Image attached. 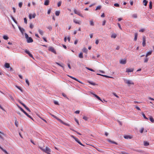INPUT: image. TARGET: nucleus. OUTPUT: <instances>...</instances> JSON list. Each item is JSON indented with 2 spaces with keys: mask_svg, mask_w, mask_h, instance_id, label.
<instances>
[{
  "mask_svg": "<svg viewBox=\"0 0 154 154\" xmlns=\"http://www.w3.org/2000/svg\"><path fill=\"white\" fill-rule=\"evenodd\" d=\"M22 4H23V3L22 2H20L19 3V6L20 7V8H21L22 6Z\"/></svg>",
  "mask_w": 154,
  "mask_h": 154,
  "instance_id": "nucleus-54",
  "label": "nucleus"
},
{
  "mask_svg": "<svg viewBox=\"0 0 154 154\" xmlns=\"http://www.w3.org/2000/svg\"><path fill=\"white\" fill-rule=\"evenodd\" d=\"M67 76L69 77H70V78H72V79L79 82V83H80L81 84H82L83 83L81 82L80 81H79L78 79H76V78H75V77H74L72 76H70V75H67Z\"/></svg>",
  "mask_w": 154,
  "mask_h": 154,
  "instance_id": "nucleus-7",
  "label": "nucleus"
},
{
  "mask_svg": "<svg viewBox=\"0 0 154 154\" xmlns=\"http://www.w3.org/2000/svg\"><path fill=\"white\" fill-rule=\"evenodd\" d=\"M25 81H26V83L28 85V86H29V81L28 80V79H25Z\"/></svg>",
  "mask_w": 154,
  "mask_h": 154,
  "instance_id": "nucleus-44",
  "label": "nucleus"
},
{
  "mask_svg": "<svg viewBox=\"0 0 154 154\" xmlns=\"http://www.w3.org/2000/svg\"><path fill=\"white\" fill-rule=\"evenodd\" d=\"M142 39L143 40L142 45L143 47H145L146 46V37L145 36H143Z\"/></svg>",
  "mask_w": 154,
  "mask_h": 154,
  "instance_id": "nucleus-6",
  "label": "nucleus"
},
{
  "mask_svg": "<svg viewBox=\"0 0 154 154\" xmlns=\"http://www.w3.org/2000/svg\"><path fill=\"white\" fill-rule=\"evenodd\" d=\"M137 33H135V37L134 38V40L136 41L137 40Z\"/></svg>",
  "mask_w": 154,
  "mask_h": 154,
  "instance_id": "nucleus-40",
  "label": "nucleus"
},
{
  "mask_svg": "<svg viewBox=\"0 0 154 154\" xmlns=\"http://www.w3.org/2000/svg\"><path fill=\"white\" fill-rule=\"evenodd\" d=\"M29 27L30 28L32 29L33 27V25L32 23H31L29 26Z\"/></svg>",
  "mask_w": 154,
  "mask_h": 154,
  "instance_id": "nucleus-58",
  "label": "nucleus"
},
{
  "mask_svg": "<svg viewBox=\"0 0 154 154\" xmlns=\"http://www.w3.org/2000/svg\"><path fill=\"white\" fill-rule=\"evenodd\" d=\"M107 140L109 142L111 143H112L115 144H117V143L115 142L112 141L110 139H108Z\"/></svg>",
  "mask_w": 154,
  "mask_h": 154,
  "instance_id": "nucleus-21",
  "label": "nucleus"
},
{
  "mask_svg": "<svg viewBox=\"0 0 154 154\" xmlns=\"http://www.w3.org/2000/svg\"><path fill=\"white\" fill-rule=\"evenodd\" d=\"M97 75H101V76H103L107 78H113V77H112L109 76H107V75H101V74H100L97 73Z\"/></svg>",
  "mask_w": 154,
  "mask_h": 154,
  "instance_id": "nucleus-15",
  "label": "nucleus"
},
{
  "mask_svg": "<svg viewBox=\"0 0 154 154\" xmlns=\"http://www.w3.org/2000/svg\"><path fill=\"white\" fill-rule=\"evenodd\" d=\"M5 135V134L0 131V138L3 140H4V138L2 135Z\"/></svg>",
  "mask_w": 154,
  "mask_h": 154,
  "instance_id": "nucleus-16",
  "label": "nucleus"
},
{
  "mask_svg": "<svg viewBox=\"0 0 154 154\" xmlns=\"http://www.w3.org/2000/svg\"><path fill=\"white\" fill-rule=\"evenodd\" d=\"M152 50L148 52L146 55V57H148V56L152 54Z\"/></svg>",
  "mask_w": 154,
  "mask_h": 154,
  "instance_id": "nucleus-19",
  "label": "nucleus"
},
{
  "mask_svg": "<svg viewBox=\"0 0 154 154\" xmlns=\"http://www.w3.org/2000/svg\"><path fill=\"white\" fill-rule=\"evenodd\" d=\"M21 111L23 112L25 114L27 113L22 108H21Z\"/></svg>",
  "mask_w": 154,
  "mask_h": 154,
  "instance_id": "nucleus-59",
  "label": "nucleus"
},
{
  "mask_svg": "<svg viewBox=\"0 0 154 154\" xmlns=\"http://www.w3.org/2000/svg\"><path fill=\"white\" fill-rule=\"evenodd\" d=\"M56 63L58 65L60 66H61L62 67H63V65H62L61 64H60L58 63H57V62H56Z\"/></svg>",
  "mask_w": 154,
  "mask_h": 154,
  "instance_id": "nucleus-61",
  "label": "nucleus"
},
{
  "mask_svg": "<svg viewBox=\"0 0 154 154\" xmlns=\"http://www.w3.org/2000/svg\"><path fill=\"white\" fill-rule=\"evenodd\" d=\"M18 102L19 103H20L25 108L27 109L28 111L30 112L31 111L27 107L25 104H24L20 100H18Z\"/></svg>",
  "mask_w": 154,
  "mask_h": 154,
  "instance_id": "nucleus-3",
  "label": "nucleus"
},
{
  "mask_svg": "<svg viewBox=\"0 0 154 154\" xmlns=\"http://www.w3.org/2000/svg\"><path fill=\"white\" fill-rule=\"evenodd\" d=\"M82 51H83L85 53H87V51H88V50L87 49L85 48H84Z\"/></svg>",
  "mask_w": 154,
  "mask_h": 154,
  "instance_id": "nucleus-24",
  "label": "nucleus"
},
{
  "mask_svg": "<svg viewBox=\"0 0 154 154\" xmlns=\"http://www.w3.org/2000/svg\"><path fill=\"white\" fill-rule=\"evenodd\" d=\"M5 68H8L10 67V64L8 63H5Z\"/></svg>",
  "mask_w": 154,
  "mask_h": 154,
  "instance_id": "nucleus-20",
  "label": "nucleus"
},
{
  "mask_svg": "<svg viewBox=\"0 0 154 154\" xmlns=\"http://www.w3.org/2000/svg\"><path fill=\"white\" fill-rule=\"evenodd\" d=\"M18 28L21 32L23 34L24 31V29L23 28H21L20 26H18Z\"/></svg>",
  "mask_w": 154,
  "mask_h": 154,
  "instance_id": "nucleus-18",
  "label": "nucleus"
},
{
  "mask_svg": "<svg viewBox=\"0 0 154 154\" xmlns=\"http://www.w3.org/2000/svg\"><path fill=\"white\" fill-rule=\"evenodd\" d=\"M70 129L74 131H75V132H76L78 134H79V135H81V133H80L79 132H78L77 131H76L74 130V129H72V128H70Z\"/></svg>",
  "mask_w": 154,
  "mask_h": 154,
  "instance_id": "nucleus-35",
  "label": "nucleus"
},
{
  "mask_svg": "<svg viewBox=\"0 0 154 154\" xmlns=\"http://www.w3.org/2000/svg\"><path fill=\"white\" fill-rule=\"evenodd\" d=\"M144 30H145L144 29H141L139 30V32H143L144 31Z\"/></svg>",
  "mask_w": 154,
  "mask_h": 154,
  "instance_id": "nucleus-64",
  "label": "nucleus"
},
{
  "mask_svg": "<svg viewBox=\"0 0 154 154\" xmlns=\"http://www.w3.org/2000/svg\"><path fill=\"white\" fill-rule=\"evenodd\" d=\"M126 60L125 59H122L120 60V63L121 64H126Z\"/></svg>",
  "mask_w": 154,
  "mask_h": 154,
  "instance_id": "nucleus-13",
  "label": "nucleus"
},
{
  "mask_svg": "<svg viewBox=\"0 0 154 154\" xmlns=\"http://www.w3.org/2000/svg\"><path fill=\"white\" fill-rule=\"evenodd\" d=\"M142 116H143V118L145 119H148L146 116H145V114L143 113L142 112Z\"/></svg>",
  "mask_w": 154,
  "mask_h": 154,
  "instance_id": "nucleus-42",
  "label": "nucleus"
},
{
  "mask_svg": "<svg viewBox=\"0 0 154 154\" xmlns=\"http://www.w3.org/2000/svg\"><path fill=\"white\" fill-rule=\"evenodd\" d=\"M57 119L59 121H60L61 123H62V124L66 125V126H70V125L69 124H67V123H64V122H63L60 119H58V118H57Z\"/></svg>",
  "mask_w": 154,
  "mask_h": 154,
  "instance_id": "nucleus-5",
  "label": "nucleus"
},
{
  "mask_svg": "<svg viewBox=\"0 0 154 154\" xmlns=\"http://www.w3.org/2000/svg\"><path fill=\"white\" fill-rule=\"evenodd\" d=\"M47 28L50 31H51L52 29V27L51 26H48L47 27Z\"/></svg>",
  "mask_w": 154,
  "mask_h": 154,
  "instance_id": "nucleus-32",
  "label": "nucleus"
},
{
  "mask_svg": "<svg viewBox=\"0 0 154 154\" xmlns=\"http://www.w3.org/2000/svg\"><path fill=\"white\" fill-rule=\"evenodd\" d=\"M148 2L146 0H144L143 1V3H144V5L145 6H146L147 5Z\"/></svg>",
  "mask_w": 154,
  "mask_h": 154,
  "instance_id": "nucleus-36",
  "label": "nucleus"
},
{
  "mask_svg": "<svg viewBox=\"0 0 154 154\" xmlns=\"http://www.w3.org/2000/svg\"><path fill=\"white\" fill-rule=\"evenodd\" d=\"M86 69H88V70H90V71H91L94 72V71L93 69H91V68H89L88 67H86Z\"/></svg>",
  "mask_w": 154,
  "mask_h": 154,
  "instance_id": "nucleus-43",
  "label": "nucleus"
},
{
  "mask_svg": "<svg viewBox=\"0 0 154 154\" xmlns=\"http://www.w3.org/2000/svg\"><path fill=\"white\" fill-rule=\"evenodd\" d=\"M79 57L81 58H82L83 57V54L82 52H81L79 53Z\"/></svg>",
  "mask_w": 154,
  "mask_h": 154,
  "instance_id": "nucleus-25",
  "label": "nucleus"
},
{
  "mask_svg": "<svg viewBox=\"0 0 154 154\" xmlns=\"http://www.w3.org/2000/svg\"><path fill=\"white\" fill-rule=\"evenodd\" d=\"M40 148L45 153L48 154H51L50 152H51V149L48 147H46L45 149H43L41 147H40Z\"/></svg>",
  "mask_w": 154,
  "mask_h": 154,
  "instance_id": "nucleus-1",
  "label": "nucleus"
},
{
  "mask_svg": "<svg viewBox=\"0 0 154 154\" xmlns=\"http://www.w3.org/2000/svg\"><path fill=\"white\" fill-rule=\"evenodd\" d=\"M15 86L19 90H20L21 91L23 92L22 89L20 87H19L18 86H17V85H16Z\"/></svg>",
  "mask_w": 154,
  "mask_h": 154,
  "instance_id": "nucleus-50",
  "label": "nucleus"
},
{
  "mask_svg": "<svg viewBox=\"0 0 154 154\" xmlns=\"http://www.w3.org/2000/svg\"><path fill=\"white\" fill-rule=\"evenodd\" d=\"M24 22L25 23H27V20L26 18H24Z\"/></svg>",
  "mask_w": 154,
  "mask_h": 154,
  "instance_id": "nucleus-62",
  "label": "nucleus"
},
{
  "mask_svg": "<svg viewBox=\"0 0 154 154\" xmlns=\"http://www.w3.org/2000/svg\"><path fill=\"white\" fill-rule=\"evenodd\" d=\"M36 16L35 13L32 16V14H30L29 15V19H31L32 18H35Z\"/></svg>",
  "mask_w": 154,
  "mask_h": 154,
  "instance_id": "nucleus-8",
  "label": "nucleus"
},
{
  "mask_svg": "<svg viewBox=\"0 0 154 154\" xmlns=\"http://www.w3.org/2000/svg\"><path fill=\"white\" fill-rule=\"evenodd\" d=\"M16 119L15 120V125L17 127L18 126V122L17 121L16 118H15Z\"/></svg>",
  "mask_w": 154,
  "mask_h": 154,
  "instance_id": "nucleus-23",
  "label": "nucleus"
},
{
  "mask_svg": "<svg viewBox=\"0 0 154 154\" xmlns=\"http://www.w3.org/2000/svg\"><path fill=\"white\" fill-rule=\"evenodd\" d=\"M29 118H30L31 119H32L33 120V119L29 115L28 113H26V114H25Z\"/></svg>",
  "mask_w": 154,
  "mask_h": 154,
  "instance_id": "nucleus-46",
  "label": "nucleus"
},
{
  "mask_svg": "<svg viewBox=\"0 0 154 154\" xmlns=\"http://www.w3.org/2000/svg\"><path fill=\"white\" fill-rule=\"evenodd\" d=\"M124 138L125 139H131L132 138V137L130 135H125L124 136Z\"/></svg>",
  "mask_w": 154,
  "mask_h": 154,
  "instance_id": "nucleus-10",
  "label": "nucleus"
},
{
  "mask_svg": "<svg viewBox=\"0 0 154 154\" xmlns=\"http://www.w3.org/2000/svg\"><path fill=\"white\" fill-rule=\"evenodd\" d=\"M88 82L89 83H90V84H91V85H97L95 83L93 82H90V81H88Z\"/></svg>",
  "mask_w": 154,
  "mask_h": 154,
  "instance_id": "nucleus-38",
  "label": "nucleus"
},
{
  "mask_svg": "<svg viewBox=\"0 0 154 154\" xmlns=\"http://www.w3.org/2000/svg\"><path fill=\"white\" fill-rule=\"evenodd\" d=\"M61 4V1H59L57 4V6L58 7H60Z\"/></svg>",
  "mask_w": 154,
  "mask_h": 154,
  "instance_id": "nucleus-51",
  "label": "nucleus"
},
{
  "mask_svg": "<svg viewBox=\"0 0 154 154\" xmlns=\"http://www.w3.org/2000/svg\"><path fill=\"white\" fill-rule=\"evenodd\" d=\"M96 98H97L98 100H100V101H102V100L100 99V98L97 95L94 94H93L92 93V94Z\"/></svg>",
  "mask_w": 154,
  "mask_h": 154,
  "instance_id": "nucleus-17",
  "label": "nucleus"
},
{
  "mask_svg": "<svg viewBox=\"0 0 154 154\" xmlns=\"http://www.w3.org/2000/svg\"><path fill=\"white\" fill-rule=\"evenodd\" d=\"M149 58L147 57H146L144 59V62L145 63H147L148 61Z\"/></svg>",
  "mask_w": 154,
  "mask_h": 154,
  "instance_id": "nucleus-26",
  "label": "nucleus"
},
{
  "mask_svg": "<svg viewBox=\"0 0 154 154\" xmlns=\"http://www.w3.org/2000/svg\"><path fill=\"white\" fill-rule=\"evenodd\" d=\"M75 121L77 123V124L78 125H79V121H78V120H77L76 119H75Z\"/></svg>",
  "mask_w": 154,
  "mask_h": 154,
  "instance_id": "nucleus-63",
  "label": "nucleus"
},
{
  "mask_svg": "<svg viewBox=\"0 0 154 154\" xmlns=\"http://www.w3.org/2000/svg\"><path fill=\"white\" fill-rule=\"evenodd\" d=\"M25 52L26 53L28 54L30 57L32 58L33 57L32 55L28 51L26 50H25Z\"/></svg>",
  "mask_w": 154,
  "mask_h": 154,
  "instance_id": "nucleus-14",
  "label": "nucleus"
},
{
  "mask_svg": "<svg viewBox=\"0 0 154 154\" xmlns=\"http://www.w3.org/2000/svg\"><path fill=\"white\" fill-rule=\"evenodd\" d=\"M25 38L26 39L29 38L28 35L26 33H25Z\"/></svg>",
  "mask_w": 154,
  "mask_h": 154,
  "instance_id": "nucleus-55",
  "label": "nucleus"
},
{
  "mask_svg": "<svg viewBox=\"0 0 154 154\" xmlns=\"http://www.w3.org/2000/svg\"><path fill=\"white\" fill-rule=\"evenodd\" d=\"M149 143L147 141H144V145L145 146H147L148 145H149Z\"/></svg>",
  "mask_w": 154,
  "mask_h": 154,
  "instance_id": "nucleus-31",
  "label": "nucleus"
},
{
  "mask_svg": "<svg viewBox=\"0 0 154 154\" xmlns=\"http://www.w3.org/2000/svg\"><path fill=\"white\" fill-rule=\"evenodd\" d=\"M29 118H30L31 119H32L33 120V119L29 115L28 113H26V114H25Z\"/></svg>",
  "mask_w": 154,
  "mask_h": 154,
  "instance_id": "nucleus-45",
  "label": "nucleus"
},
{
  "mask_svg": "<svg viewBox=\"0 0 154 154\" xmlns=\"http://www.w3.org/2000/svg\"><path fill=\"white\" fill-rule=\"evenodd\" d=\"M3 38L5 40H8V37L6 35H4L3 36Z\"/></svg>",
  "mask_w": 154,
  "mask_h": 154,
  "instance_id": "nucleus-34",
  "label": "nucleus"
},
{
  "mask_svg": "<svg viewBox=\"0 0 154 154\" xmlns=\"http://www.w3.org/2000/svg\"><path fill=\"white\" fill-rule=\"evenodd\" d=\"M17 113L21 117L23 116V115L22 114L19 112H17Z\"/></svg>",
  "mask_w": 154,
  "mask_h": 154,
  "instance_id": "nucleus-56",
  "label": "nucleus"
},
{
  "mask_svg": "<svg viewBox=\"0 0 154 154\" xmlns=\"http://www.w3.org/2000/svg\"><path fill=\"white\" fill-rule=\"evenodd\" d=\"M132 17L134 18H136L137 17V15L136 14H133L132 15Z\"/></svg>",
  "mask_w": 154,
  "mask_h": 154,
  "instance_id": "nucleus-27",
  "label": "nucleus"
},
{
  "mask_svg": "<svg viewBox=\"0 0 154 154\" xmlns=\"http://www.w3.org/2000/svg\"><path fill=\"white\" fill-rule=\"evenodd\" d=\"M149 8L150 9H151L152 8V2L151 1H150L149 2Z\"/></svg>",
  "mask_w": 154,
  "mask_h": 154,
  "instance_id": "nucleus-30",
  "label": "nucleus"
},
{
  "mask_svg": "<svg viewBox=\"0 0 154 154\" xmlns=\"http://www.w3.org/2000/svg\"><path fill=\"white\" fill-rule=\"evenodd\" d=\"M124 81L125 83L127 84L128 85H134V82L130 80H128L126 79H124Z\"/></svg>",
  "mask_w": 154,
  "mask_h": 154,
  "instance_id": "nucleus-2",
  "label": "nucleus"
},
{
  "mask_svg": "<svg viewBox=\"0 0 154 154\" xmlns=\"http://www.w3.org/2000/svg\"><path fill=\"white\" fill-rule=\"evenodd\" d=\"M60 14V12L59 11H57L55 12V15L57 16H58Z\"/></svg>",
  "mask_w": 154,
  "mask_h": 154,
  "instance_id": "nucleus-39",
  "label": "nucleus"
},
{
  "mask_svg": "<svg viewBox=\"0 0 154 154\" xmlns=\"http://www.w3.org/2000/svg\"><path fill=\"white\" fill-rule=\"evenodd\" d=\"M73 21L74 23H75L78 24H80L81 22L78 21V20H73Z\"/></svg>",
  "mask_w": 154,
  "mask_h": 154,
  "instance_id": "nucleus-28",
  "label": "nucleus"
},
{
  "mask_svg": "<svg viewBox=\"0 0 154 154\" xmlns=\"http://www.w3.org/2000/svg\"><path fill=\"white\" fill-rule=\"evenodd\" d=\"M38 116L40 118H41L42 120L43 121H44L46 123H47V121L45 119H43L40 116H39V115H38Z\"/></svg>",
  "mask_w": 154,
  "mask_h": 154,
  "instance_id": "nucleus-49",
  "label": "nucleus"
},
{
  "mask_svg": "<svg viewBox=\"0 0 154 154\" xmlns=\"http://www.w3.org/2000/svg\"><path fill=\"white\" fill-rule=\"evenodd\" d=\"M38 32L39 33L42 35L43 34V32L42 30L41 29H38Z\"/></svg>",
  "mask_w": 154,
  "mask_h": 154,
  "instance_id": "nucleus-22",
  "label": "nucleus"
},
{
  "mask_svg": "<svg viewBox=\"0 0 154 154\" xmlns=\"http://www.w3.org/2000/svg\"><path fill=\"white\" fill-rule=\"evenodd\" d=\"M90 24L91 26H94V22L93 21H90Z\"/></svg>",
  "mask_w": 154,
  "mask_h": 154,
  "instance_id": "nucleus-53",
  "label": "nucleus"
},
{
  "mask_svg": "<svg viewBox=\"0 0 154 154\" xmlns=\"http://www.w3.org/2000/svg\"><path fill=\"white\" fill-rule=\"evenodd\" d=\"M83 119L85 121H87L88 119V118L86 116H83Z\"/></svg>",
  "mask_w": 154,
  "mask_h": 154,
  "instance_id": "nucleus-52",
  "label": "nucleus"
},
{
  "mask_svg": "<svg viewBox=\"0 0 154 154\" xmlns=\"http://www.w3.org/2000/svg\"><path fill=\"white\" fill-rule=\"evenodd\" d=\"M3 152H4L6 154H8V152H7V151L5 149H2V150Z\"/></svg>",
  "mask_w": 154,
  "mask_h": 154,
  "instance_id": "nucleus-57",
  "label": "nucleus"
},
{
  "mask_svg": "<svg viewBox=\"0 0 154 154\" xmlns=\"http://www.w3.org/2000/svg\"><path fill=\"white\" fill-rule=\"evenodd\" d=\"M74 12L75 14H78V15L82 17H83L82 15V14L80 12L78 11H77L76 9H75L74 11Z\"/></svg>",
  "mask_w": 154,
  "mask_h": 154,
  "instance_id": "nucleus-9",
  "label": "nucleus"
},
{
  "mask_svg": "<svg viewBox=\"0 0 154 154\" xmlns=\"http://www.w3.org/2000/svg\"><path fill=\"white\" fill-rule=\"evenodd\" d=\"M101 7L100 5L98 6L97 7V8H96V9H95V10H100L101 8Z\"/></svg>",
  "mask_w": 154,
  "mask_h": 154,
  "instance_id": "nucleus-37",
  "label": "nucleus"
},
{
  "mask_svg": "<svg viewBox=\"0 0 154 154\" xmlns=\"http://www.w3.org/2000/svg\"><path fill=\"white\" fill-rule=\"evenodd\" d=\"M29 118H30L31 119H32L33 120V119L29 115L28 113H26V114H25Z\"/></svg>",
  "mask_w": 154,
  "mask_h": 154,
  "instance_id": "nucleus-47",
  "label": "nucleus"
},
{
  "mask_svg": "<svg viewBox=\"0 0 154 154\" xmlns=\"http://www.w3.org/2000/svg\"><path fill=\"white\" fill-rule=\"evenodd\" d=\"M114 6L116 7H119V5L118 3H115L114 4Z\"/></svg>",
  "mask_w": 154,
  "mask_h": 154,
  "instance_id": "nucleus-60",
  "label": "nucleus"
},
{
  "mask_svg": "<svg viewBox=\"0 0 154 154\" xmlns=\"http://www.w3.org/2000/svg\"><path fill=\"white\" fill-rule=\"evenodd\" d=\"M48 50L51 51V52H53L55 54H57L56 52V51L55 50L54 48L52 47H49L48 48Z\"/></svg>",
  "mask_w": 154,
  "mask_h": 154,
  "instance_id": "nucleus-4",
  "label": "nucleus"
},
{
  "mask_svg": "<svg viewBox=\"0 0 154 154\" xmlns=\"http://www.w3.org/2000/svg\"><path fill=\"white\" fill-rule=\"evenodd\" d=\"M134 70L133 68H127L126 70V72H132Z\"/></svg>",
  "mask_w": 154,
  "mask_h": 154,
  "instance_id": "nucleus-11",
  "label": "nucleus"
},
{
  "mask_svg": "<svg viewBox=\"0 0 154 154\" xmlns=\"http://www.w3.org/2000/svg\"><path fill=\"white\" fill-rule=\"evenodd\" d=\"M27 41L28 43H31L33 42V40L31 37H29L27 39Z\"/></svg>",
  "mask_w": 154,
  "mask_h": 154,
  "instance_id": "nucleus-12",
  "label": "nucleus"
},
{
  "mask_svg": "<svg viewBox=\"0 0 154 154\" xmlns=\"http://www.w3.org/2000/svg\"><path fill=\"white\" fill-rule=\"evenodd\" d=\"M150 121L152 123L154 122V120L152 117H150L149 118Z\"/></svg>",
  "mask_w": 154,
  "mask_h": 154,
  "instance_id": "nucleus-41",
  "label": "nucleus"
},
{
  "mask_svg": "<svg viewBox=\"0 0 154 154\" xmlns=\"http://www.w3.org/2000/svg\"><path fill=\"white\" fill-rule=\"evenodd\" d=\"M116 36L117 35L116 34H112L111 37L112 38H115L116 37Z\"/></svg>",
  "mask_w": 154,
  "mask_h": 154,
  "instance_id": "nucleus-33",
  "label": "nucleus"
},
{
  "mask_svg": "<svg viewBox=\"0 0 154 154\" xmlns=\"http://www.w3.org/2000/svg\"><path fill=\"white\" fill-rule=\"evenodd\" d=\"M49 1L46 0L44 3V5H49Z\"/></svg>",
  "mask_w": 154,
  "mask_h": 154,
  "instance_id": "nucleus-29",
  "label": "nucleus"
},
{
  "mask_svg": "<svg viewBox=\"0 0 154 154\" xmlns=\"http://www.w3.org/2000/svg\"><path fill=\"white\" fill-rule=\"evenodd\" d=\"M9 96L10 97V98L13 100L14 101V99L13 97L10 94H8Z\"/></svg>",
  "mask_w": 154,
  "mask_h": 154,
  "instance_id": "nucleus-48",
  "label": "nucleus"
}]
</instances>
